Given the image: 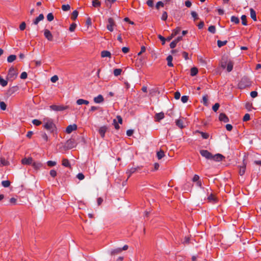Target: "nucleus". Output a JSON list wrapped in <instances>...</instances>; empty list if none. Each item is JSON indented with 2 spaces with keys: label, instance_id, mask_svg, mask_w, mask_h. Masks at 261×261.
Segmentation results:
<instances>
[{
  "label": "nucleus",
  "instance_id": "ddd939ff",
  "mask_svg": "<svg viewBox=\"0 0 261 261\" xmlns=\"http://www.w3.org/2000/svg\"><path fill=\"white\" fill-rule=\"evenodd\" d=\"M94 102L96 103H100L104 101L103 97L102 95L99 94L97 96L95 97L93 99Z\"/></svg>",
  "mask_w": 261,
  "mask_h": 261
},
{
  "label": "nucleus",
  "instance_id": "4be33fe9",
  "mask_svg": "<svg viewBox=\"0 0 261 261\" xmlns=\"http://www.w3.org/2000/svg\"><path fill=\"white\" fill-rule=\"evenodd\" d=\"M233 65L232 62H228L226 66L227 71L229 72H230L233 69Z\"/></svg>",
  "mask_w": 261,
  "mask_h": 261
},
{
  "label": "nucleus",
  "instance_id": "c03bdc74",
  "mask_svg": "<svg viewBox=\"0 0 261 261\" xmlns=\"http://www.w3.org/2000/svg\"><path fill=\"white\" fill-rule=\"evenodd\" d=\"M54 18V16L52 13H49L47 14V19L48 21H51L53 20Z\"/></svg>",
  "mask_w": 261,
  "mask_h": 261
},
{
  "label": "nucleus",
  "instance_id": "393cba45",
  "mask_svg": "<svg viewBox=\"0 0 261 261\" xmlns=\"http://www.w3.org/2000/svg\"><path fill=\"white\" fill-rule=\"evenodd\" d=\"M16 59V56L14 55H11L8 57L7 61L9 63H12Z\"/></svg>",
  "mask_w": 261,
  "mask_h": 261
},
{
  "label": "nucleus",
  "instance_id": "7c9ffc66",
  "mask_svg": "<svg viewBox=\"0 0 261 261\" xmlns=\"http://www.w3.org/2000/svg\"><path fill=\"white\" fill-rule=\"evenodd\" d=\"M231 21L236 24H238L240 22L239 18L235 16H232L231 17Z\"/></svg>",
  "mask_w": 261,
  "mask_h": 261
},
{
  "label": "nucleus",
  "instance_id": "a211bd4d",
  "mask_svg": "<svg viewBox=\"0 0 261 261\" xmlns=\"http://www.w3.org/2000/svg\"><path fill=\"white\" fill-rule=\"evenodd\" d=\"M76 103L78 105H88L89 103V101L83 99H79L76 100Z\"/></svg>",
  "mask_w": 261,
  "mask_h": 261
},
{
  "label": "nucleus",
  "instance_id": "cd10ccee",
  "mask_svg": "<svg viewBox=\"0 0 261 261\" xmlns=\"http://www.w3.org/2000/svg\"><path fill=\"white\" fill-rule=\"evenodd\" d=\"M116 0H105V3L106 5L109 8H111L112 7V4L115 3Z\"/></svg>",
  "mask_w": 261,
  "mask_h": 261
},
{
  "label": "nucleus",
  "instance_id": "4c0bfd02",
  "mask_svg": "<svg viewBox=\"0 0 261 261\" xmlns=\"http://www.w3.org/2000/svg\"><path fill=\"white\" fill-rule=\"evenodd\" d=\"M78 14L79 13L77 10L73 11L72 13L71 19L73 20H75L77 18Z\"/></svg>",
  "mask_w": 261,
  "mask_h": 261
},
{
  "label": "nucleus",
  "instance_id": "c756f323",
  "mask_svg": "<svg viewBox=\"0 0 261 261\" xmlns=\"http://www.w3.org/2000/svg\"><path fill=\"white\" fill-rule=\"evenodd\" d=\"M122 72V69L120 68H116L114 70V74L115 76H117L121 74Z\"/></svg>",
  "mask_w": 261,
  "mask_h": 261
},
{
  "label": "nucleus",
  "instance_id": "20e7f679",
  "mask_svg": "<svg viewBox=\"0 0 261 261\" xmlns=\"http://www.w3.org/2000/svg\"><path fill=\"white\" fill-rule=\"evenodd\" d=\"M50 109L55 111H62L68 108V106H57V105H51L49 107Z\"/></svg>",
  "mask_w": 261,
  "mask_h": 261
},
{
  "label": "nucleus",
  "instance_id": "f3484780",
  "mask_svg": "<svg viewBox=\"0 0 261 261\" xmlns=\"http://www.w3.org/2000/svg\"><path fill=\"white\" fill-rule=\"evenodd\" d=\"M44 19V15L42 14H40L36 19H34L33 23L35 25H37L39 21L42 20Z\"/></svg>",
  "mask_w": 261,
  "mask_h": 261
},
{
  "label": "nucleus",
  "instance_id": "39448f33",
  "mask_svg": "<svg viewBox=\"0 0 261 261\" xmlns=\"http://www.w3.org/2000/svg\"><path fill=\"white\" fill-rule=\"evenodd\" d=\"M108 24L107 25V29L110 32H113L114 30V26L115 25L114 20L110 17L108 19Z\"/></svg>",
  "mask_w": 261,
  "mask_h": 261
},
{
  "label": "nucleus",
  "instance_id": "79ce46f5",
  "mask_svg": "<svg viewBox=\"0 0 261 261\" xmlns=\"http://www.w3.org/2000/svg\"><path fill=\"white\" fill-rule=\"evenodd\" d=\"M208 31L213 33V34H214L216 32V28H215V27L214 25H211L208 27Z\"/></svg>",
  "mask_w": 261,
  "mask_h": 261
},
{
  "label": "nucleus",
  "instance_id": "dca6fc26",
  "mask_svg": "<svg viewBox=\"0 0 261 261\" xmlns=\"http://www.w3.org/2000/svg\"><path fill=\"white\" fill-rule=\"evenodd\" d=\"M164 118V113L163 112H160L156 113L155 116V119L156 121H160L161 120Z\"/></svg>",
  "mask_w": 261,
  "mask_h": 261
},
{
  "label": "nucleus",
  "instance_id": "ea45409f",
  "mask_svg": "<svg viewBox=\"0 0 261 261\" xmlns=\"http://www.w3.org/2000/svg\"><path fill=\"white\" fill-rule=\"evenodd\" d=\"M8 165V162L5 160L4 159L0 158V166L2 165L6 166Z\"/></svg>",
  "mask_w": 261,
  "mask_h": 261
},
{
  "label": "nucleus",
  "instance_id": "f8f14e48",
  "mask_svg": "<svg viewBox=\"0 0 261 261\" xmlns=\"http://www.w3.org/2000/svg\"><path fill=\"white\" fill-rule=\"evenodd\" d=\"M108 128L106 126H102L100 127L98 129V133L102 138H104L105 136V133L107 132Z\"/></svg>",
  "mask_w": 261,
  "mask_h": 261
},
{
  "label": "nucleus",
  "instance_id": "603ef678",
  "mask_svg": "<svg viewBox=\"0 0 261 261\" xmlns=\"http://www.w3.org/2000/svg\"><path fill=\"white\" fill-rule=\"evenodd\" d=\"M164 5V4L162 1H159L156 3L155 7L157 9H159L160 7H163Z\"/></svg>",
  "mask_w": 261,
  "mask_h": 261
},
{
  "label": "nucleus",
  "instance_id": "423d86ee",
  "mask_svg": "<svg viewBox=\"0 0 261 261\" xmlns=\"http://www.w3.org/2000/svg\"><path fill=\"white\" fill-rule=\"evenodd\" d=\"M200 154L206 159L211 160L212 157V154L207 150H201Z\"/></svg>",
  "mask_w": 261,
  "mask_h": 261
},
{
  "label": "nucleus",
  "instance_id": "5fc2aeb1",
  "mask_svg": "<svg viewBox=\"0 0 261 261\" xmlns=\"http://www.w3.org/2000/svg\"><path fill=\"white\" fill-rule=\"evenodd\" d=\"M76 177L80 180L84 179L85 176L82 173H79L77 174Z\"/></svg>",
  "mask_w": 261,
  "mask_h": 261
},
{
  "label": "nucleus",
  "instance_id": "412c9836",
  "mask_svg": "<svg viewBox=\"0 0 261 261\" xmlns=\"http://www.w3.org/2000/svg\"><path fill=\"white\" fill-rule=\"evenodd\" d=\"M172 59H173V58H172V56L171 55H169L167 57L166 60L167 61V65L169 67L173 66V64L172 63Z\"/></svg>",
  "mask_w": 261,
  "mask_h": 261
},
{
  "label": "nucleus",
  "instance_id": "69168bd1",
  "mask_svg": "<svg viewBox=\"0 0 261 261\" xmlns=\"http://www.w3.org/2000/svg\"><path fill=\"white\" fill-rule=\"evenodd\" d=\"M199 179V176L197 174H195L192 178V181L193 182H196V181H199L198 180Z\"/></svg>",
  "mask_w": 261,
  "mask_h": 261
},
{
  "label": "nucleus",
  "instance_id": "3c124183",
  "mask_svg": "<svg viewBox=\"0 0 261 261\" xmlns=\"http://www.w3.org/2000/svg\"><path fill=\"white\" fill-rule=\"evenodd\" d=\"M180 31V29L179 27L176 28L175 29L173 30L172 34L173 35L176 36L177 35Z\"/></svg>",
  "mask_w": 261,
  "mask_h": 261
},
{
  "label": "nucleus",
  "instance_id": "680f3d73",
  "mask_svg": "<svg viewBox=\"0 0 261 261\" xmlns=\"http://www.w3.org/2000/svg\"><path fill=\"white\" fill-rule=\"evenodd\" d=\"M28 74L26 72H22L20 75L21 79H25L27 78Z\"/></svg>",
  "mask_w": 261,
  "mask_h": 261
},
{
  "label": "nucleus",
  "instance_id": "bb28decb",
  "mask_svg": "<svg viewBox=\"0 0 261 261\" xmlns=\"http://www.w3.org/2000/svg\"><path fill=\"white\" fill-rule=\"evenodd\" d=\"M198 73V69L196 67H193L191 69L190 74L191 76H194Z\"/></svg>",
  "mask_w": 261,
  "mask_h": 261
},
{
  "label": "nucleus",
  "instance_id": "37998d69",
  "mask_svg": "<svg viewBox=\"0 0 261 261\" xmlns=\"http://www.w3.org/2000/svg\"><path fill=\"white\" fill-rule=\"evenodd\" d=\"M66 144L68 146V147L70 148H72L73 147V141L72 139L68 140Z\"/></svg>",
  "mask_w": 261,
  "mask_h": 261
},
{
  "label": "nucleus",
  "instance_id": "6e6d98bb",
  "mask_svg": "<svg viewBox=\"0 0 261 261\" xmlns=\"http://www.w3.org/2000/svg\"><path fill=\"white\" fill-rule=\"evenodd\" d=\"M41 137L45 142H47L48 141V136L46 133H42L41 134Z\"/></svg>",
  "mask_w": 261,
  "mask_h": 261
},
{
  "label": "nucleus",
  "instance_id": "1a4fd4ad",
  "mask_svg": "<svg viewBox=\"0 0 261 261\" xmlns=\"http://www.w3.org/2000/svg\"><path fill=\"white\" fill-rule=\"evenodd\" d=\"M77 129V125L75 124L69 125L66 129L67 134H70L72 131Z\"/></svg>",
  "mask_w": 261,
  "mask_h": 261
},
{
  "label": "nucleus",
  "instance_id": "c85d7f7f",
  "mask_svg": "<svg viewBox=\"0 0 261 261\" xmlns=\"http://www.w3.org/2000/svg\"><path fill=\"white\" fill-rule=\"evenodd\" d=\"M62 165L66 167H69L70 166V163L68 161V160L66 159H63L62 161Z\"/></svg>",
  "mask_w": 261,
  "mask_h": 261
},
{
  "label": "nucleus",
  "instance_id": "6ab92c4d",
  "mask_svg": "<svg viewBox=\"0 0 261 261\" xmlns=\"http://www.w3.org/2000/svg\"><path fill=\"white\" fill-rule=\"evenodd\" d=\"M250 17H251V18L254 21H256V12H255V11L252 8H250Z\"/></svg>",
  "mask_w": 261,
  "mask_h": 261
},
{
  "label": "nucleus",
  "instance_id": "b1692460",
  "mask_svg": "<svg viewBox=\"0 0 261 261\" xmlns=\"http://www.w3.org/2000/svg\"><path fill=\"white\" fill-rule=\"evenodd\" d=\"M101 56L102 58L105 57H110L111 53L110 51L107 50H103L101 51Z\"/></svg>",
  "mask_w": 261,
  "mask_h": 261
},
{
  "label": "nucleus",
  "instance_id": "13d9d810",
  "mask_svg": "<svg viewBox=\"0 0 261 261\" xmlns=\"http://www.w3.org/2000/svg\"><path fill=\"white\" fill-rule=\"evenodd\" d=\"M219 107V104L218 103H216L212 107L213 110L214 112H216L218 110Z\"/></svg>",
  "mask_w": 261,
  "mask_h": 261
},
{
  "label": "nucleus",
  "instance_id": "473e14b6",
  "mask_svg": "<svg viewBox=\"0 0 261 261\" xmlns=\"http://www.w3.org/2000/svg\"><path fill=\"white\" fill-rule=\"evenodd\" d=\"M156 155L158 159L160 160L165 155L164 152L161 150L157 152Z\"/></svg>",
  "mask_w": 261,
  "mask_h": 261
},
{
  "label": "nucleus",
  "instance_id": "9b49d317",
  "mask_svg": "<svg viewBox=\"0 0 261 261\" xmlns=\"http://www.w3.org/2000/svg\"><path fill=\"white\" fill-rule=\"evenodd\" d=\"M223 158H224V156L222 154L217 153L214 155H213L212 154V157L211 160H214V161H217V162H220L222 160Z\"/></svg>",
  "mask_w": 261,
  "mask_h": 261
},
{
  "label": "nucleus",
  "instance_id": "f257e3e1",
  "mask_svg": "<svg viewBox=\"0 0 261 261\" xmlns=\"http://www.w3.org/2000/svg\"><path fill=\"white\" fill-rule=\"evenodd\" d=\"M43 122L44 123L43 127L49 132H53L55 128L53 120L49 118H45L43 119Z\"/></svg>",
  "mask_w": 261,
  "mask_h": 261
},
{
  "label": "nucleus",
  "instance_id": "2f4dec72",
  "mask_svg": "<svg viewBox=\"0 0 261 261\" xmlns=\"http://www.w3.org/2000/svg\"><path fill=\"white\" fill-rule=\"evenodd\" d=\"M227 41L226 40L225 41H221L220 40H218L217 41V45L218 47H221L224 45H225L227 43Z\"/></svg>",
  "mask_w": 261,
  "mask_h": 261
},
{
  "label": "nucleus",
  "instance_id": "9d476101",
  "mask_svg": "<svg viewBox=\"0 0 261 261\" xmlns=\"http://www.w3.org/2000/svg\"><path fill=\"white\" fill-rule=\"evenodd\" d=\"M21 163L23 165H30L33 163V159L31 157L28 158H23L21 160Z\"/></svg>",
  "mask_w": 261,
  "mask_h": 261
},
{
  "label": "nucleus",
  "instance_id": "aec40b11",
  "mask_svg": "<svg viewBox=\"0 0 261 261\" xmlns=\"http://www.w3.org/2000/svg\"><path fill=\"white\" fill-rule=\"evenodd\" d=\"M246 170V164L243 163V165L242 166L240 167V171H239V174L240 175H243L244 174Z\"/></svg>",
  "mask_w": 261,
  "mask_h": 261
},
{
  "label": "nucleus",
  "instance_id": "49530a36",
  "mask_svg": "<svg viewBox=\"0 0 261 261\" xmlns=\"http://www.w3.org/2000/svg\"><path fill=\"white\" fill-rule=\"evenodd\" d=\"M198 132L201 134V137L203 139H206L208 138L209 135L208 134L199 131H198Z\"/></svg>",
  "mask_w": 261,
  "mask_h": 261
},
{
  "label": "nucleus",
  "instance_id": "e433bc0d",
  "mask_svg": "<svg viewBox=\"0 0 261 261\" xmlns=\"http://www.w3.org/2000/svg\"><path fill=\"white\" fill-rule=\"evenodd\" d=\"M100 5V2L98 0H94L92 1V6L94 7H99Z\"/></svg>",
  "mask_w": 261,
  "mask_h": 261
},
{
  "label": "nucleus",
  "instance_id": "8fccbe9b",
  "mask_svg": "<svg viewBox=\"0 0 261 261\" xmlns=\"http://www.w3.org/2000/svg\"><path fill=\"white\" fill-rule=\"evenodd\" d=\"M76 27V24L75 23H73L71 24H70L69 28V30L70 32H73L74 31Z\"/></svg>",
  "mask_w": 261,
  "mask_h": 261
},
{
  "label": "nucleus",
  "instance_id": "72a5a7b5",
  "mask_svg": "<svg viewBox=\"0 0 261 261\" xmlns=\"http://www.w3.org/2000/svg\"><path fill=\"white\" fill-rule=\"evenodd\" d=\"M121 252V248H117L111 250V253L112 255Z\"/></svg>",
  "mask_w": 261,
  "mask_h": 261
},
{
  "label": "nucleus",
  "instance_id": "5701e85b",
  "mask_svg": "<svg viewBox=\"0 0 261 261\" xmlns=\"http://www.w3.org/2000/svg\"><path fill=\"white\" fill-rule=\"evenodd\" d=\"M32 166L35 169H39L42 167V164L39 162H33Z\"/></svg>",
  "mask_w": 261,
  "mask_h": 261
},
{
  "label": "nucleus",
  "instance_id": "338daca9",
  "mask_svg": "<svg viewBox=\"0 0 261 261\" xmlns=\"http://www.w3.org/2000/svg\"><path fill=\"white\" fill-rule=\"evenodd\" d=\"M191 15L192 16V17L194 19H198V15H197V14L196 12L195 11H192L191 12Z\"/></svg>",
  "mask_w": 261,
  "mask_h": 261
},
{
  "label": "nucleus",
  "instance_id": "052dcab7",
  "mask_svg": "<svg viewBox=\"0 0 261 261\" xmlns=\"http://www.w3.org/2000/svg\"><path fill=\"white\" fill-rule=\"evenodd\" d=\"M58 76L56 75H54L53 76H52L50 79V81L53 82V83H55L58 80Z\"/></svg>",
  "mask_w": 261,
  "mask_h": 261
},
{
  "label": "nucleus",
  "instance_id": "f704fd0d",
  "mask_svg": "<svg viewBox=\"0 0 261 261\" xmlns=\"http://www.w3.org/2000/svg\"><path fill=\"white\" fill-rule=\"evenodd\" d=\"M242 23L244 25H247V20H246V16L245 15H243L241 16Z\"/></svg>",
  "mask_w": 261,
  "mask_h": 261
},
{
  "label": "nucleus",
  "instance_id": "09e8293b",
  "mask_svg": "<svg viewBox=\"0 0 261 261\" xmlns=\"http://www.w3.org/2000/svg\"><path fill=\"white\" fill-rule=\"evenodd\" d=\"M189 99V96L186 95H184L181 98V100L183 103H186Z\"/></svg>",
  "mask_w": 261,
  "mask_h": 261
},
{
  "label": "nucleus",
  "instance_id": "a19ab883",
  "mask_svg": "<svg viewBox=\"0 0 261 261\" xmlns=\"http://www.w3.org/2000/svg\"><path fill=\"white\" fill-rule=\"evenodd\" d=\"M202 102H203V104L205 106H207L208 105L207 98V96L206 95H203L202 96Z\"/></svg>",
  "mask_w": 261,
  "mask_h": 261
},
{
  "label": "nucleus",
  "instance_id": "58836bf2",
  "mask_svg": "<svg viewBox=\"0 0 261 261\" xmlns=\"http://www.w3.org/2000/svg\"><path fill=\"white\" fill-rule=\"evenodd\" d=\"M70 9V6L68 5H63L62 6V9L64 11H67Z\"/></svg>",
  "mask_w": 261,
  "mask_h": 261
},
{
  "label": "nucleus",
  "instance_id": "7ed1b4c3",
  "mask_svg": "<svg viewBox=\"0 0 261 261\" xmlns=\"http://www.w3.org/2000/svg\"><path fill=\"white\" fill-rule=\"evenodd\" d=\"M17 75V73L16 72L15 69L13 67H11L8 72V74L7 75V78L8 79L14 80L15 79Z\"/></svg>",
  "mask_w": 261,
  "mask_h": 261
},
{
  "label": "nucleus",
  "instance_id": "a18cd8bd",
  "mask_svg": "<svg viewBox=\"0 0 261 261\" xmlns=\"http://www.w3.org/2000/svg\"><path fill=\"white\" fill-rule=\"evenodd\" d=\"M6 104L4 101L0 102V108L1 110L4 111L6 109Z\"/></svg>",
  "mask_w": 261,
  "mask_h": 261
},
{
  "label": "nucleus",
  "instance_id": "c9c22d12",
  "mask_svg": "<svg viewBox=\"0 0 261 261\" xmlns=\"http://www.w3.org/2000/svg\"><path fill=\"white\" fill-rule=\"evenodd\" d=\"M2 186L5 188H7L10 186V182L9 180H3L2 182Z\"/></svg>",
  "mask_w": 261,
  "mask_h": 261
},
{
  "label": "nucleus",
  "instance_id": "0eeeda50",
  "mask_svg": "<svg viewBox=\"0 0 261 261\" xmlns=\"http://www.w3.org/2000/svg\"><path fill=\"white\" fill-rule=\"evenodd\" d=\"M44 35L45 37L49 41L53 40V36L51 32L47 29H45L44 31Z\"/></svg>",
  "mask_w": 261,
  "mask_h": 261
},
{
  "label": "nucleus",
  "instance_id": "0e129e2a",
  "mask_svg": "<svg viewBox=\"0 0 261 261\" xmlns=\"http://www.w3.org/2000/svg\"><path fill=\"white\" fill-rule=\"evenodd\" d=\"M25 27H26V24H25V23L24 22H22L20 26H19V29L21 31H23L25 29Z\"/></svg>",
  "mask_w": 261,
  "mask_h": 261
},
{
  "label": "nucleus",
  "instance_id": "bf43d9fd",
  "mask_svg": "<svg viewBox=\"0 0 261 261\" xmlns=\"http://www.w3.org/2000/svg\"><path fill=\"white\" fill-rule=\"evenodd\" d=\"M250 116L249 114H246L243 118V120L244 121H248L249 120H250Z\"/></svg>",
  "mask_w": 261,
  "mask_h": 261
},
{
  "label": "nucleus",
  "instance_id": "de8ad7c7",
  "mask_svg": "<svg viewBox=\"0 0 261 261\" xmlns=\"http://www.w3.org/2000/svg\"><path fill=\"white\" fill-rule=\"evenodd\" d=\"M47 165L49 167H53L55 166L57 164V163L55 161H48L47 162Z\"/></svg>",
  "mask_w": 261,
  "mask_h": 261
},
{
  "label": "nucleus",
  "instance_id": "2eb2a0df",
  "mask_svg": "<svg viewBox=\"0 0 261 261\" xmlns=\"http://www.w3.org/2000/svg\"><path fill=\"white\" fill-rule=\"evenodd\" d=\"M138 169H139V167L136 168L132 167L129 169H128L126 171V174H128V178H129L132 174L135 173Z\"/></svg>",
  "mask_w": 261,
  "mask_h": 261
},
{
  "label": "nucleus",
  "instance_id": "f03ea898",
  "mask_svg": "<svg viewBox=\"0 0 261 261\" xmlns=\"http://www.w3.org/2000/svg\"><path fill=\"white\" fill-rule=\"evenodd\" d=\"M250 85L251 82L249 79L246 76H244L239 82V87L240 89H244L249 86Z\"/></svg>",
  "mask_w": 261,
  "mask_h": 261
},
{
  "label": "nucleus",
  "instance_id": "a878e982",
  "mask_svg": "<svg viewBox=\"0 0 261 261\" xmlns=\"http://www.w3.org/2000/svg\"><path fill=\"white\" fill-rule=\"evenodd\" d=\"M8 84L7 80L4 79L1 76H0V85L2 87H5Z\"/></svg>",
  "mask_w": 261,
  "mask_h": 261
},
{
  "label": "nucleus",
  "instance_id": "774afa93",
  "mask_svg": "<svg viewBox=\"0 0 261 261\" xmlns=\"http://www.w3.org/2000/svg\"><path fill=\"white\" fill-rule=\"evenodd\" d=\"M180 97V93L178 91H176L175 92V94H174V98L175 99H179Z\"/></svg>",
  "mask_w": 261,
  "mask_h": 261
},
{
  "label": "nucleus",
  "instance_id": "6e6552de",
  "mask_svg": "<svg viewBox=\"0 0 261 261\" xmlns=\"http://www.w3.org/2000/svg\"><path fill=\"white\" fill-rule=\"evenodd\" d=\"M185 120L186 119L184 118L179 119H176L175 120V124L180 128H183L185 127V125L184 124V122Z\"/></svg>",
  "mask_w": 261,
  "mask_h": 261
},
{
  "label": "nucleus",
  "instance_id": "4d7b16f0",
  "mask_svg": "<svg viewBox=\"0 0 261 261\" xmlns=\"http://www.w3.org/2000/svg\"><path fill=\"white\" fill-rule=\"evenodd\" d=\"M168 17V14L165 11H164L162 15L161 19L163 20H166L167 19Z\"/></svg>",
  "mask_w": 261,
  "mask_h": 261
},
{
  "label": "nucleus",
  "instance_id": "864d4df0",
  "mask_svg": "<svg viewBox=\"0 0 261 261\" xmlns=\"http://www.w3.org/2000/svg\"><path fill=\"white\" fill-rule=\"evenodd\" d=\"M32 123L34 125H35L36 126H38L41 124V122L38 119H34L32 121Z\"/></svg>",
  "mask_w": 261,
  "mask_h": 261
},
{
  "label": "nucleus",
  "instance_id": "4468645a",
  "mask_svg": "<svg viewBox=\"0 0 261 261\" xmlns=\"http://www.w3.org/2000/svg\"><path fill=\"white\" fill-rule=\"evenodd\" d=\"M219 120L221 121H223L224 122H228L229 121V119L227 117V116L224 113H221L219 115Z\"/></svg>",
  "mask_w": 261,
  "mask_h": 261
},
{
  "label": "nucleus",
  "instance_id": "e2e57ef3",
  "mask_svg": "<svg viewBox=\"0 0 261 261\" xmlns=\"http://www.w3.org/2000/svg\"><path fill=\"white\" fill-rule=\"evenodd\" d=\"M176 44H177V43L174 40H173L170 44V47L171 48H172V49L176 47Z\"/></svg>",
  "mask_w": 261,
  "mask_h": 261
}]
</instances>
